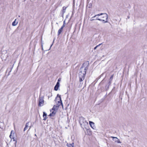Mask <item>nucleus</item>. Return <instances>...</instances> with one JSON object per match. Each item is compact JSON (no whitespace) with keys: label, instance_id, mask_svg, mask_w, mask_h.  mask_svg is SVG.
<instances>
[{"label":"nucleus","instance_id":"nucleus-15","mask_svg":"<svg viewBox=\"0 0 147 147\" xmlns=\"http://www.w3.org/2000/svg\"><path fill=\"white\" fill-rule=\"evenodd\" d=\"M28 124H29V122H28L27 123H26L25 127H24V131H25L27 129V127H28Z\"/></svg>","mask_w":147,"mask_h":147},{"label":"nucleus","instance_id":"nucleus-7","mask_svg":"<svg viewBox=\"0 0 147 147\" xmlns=\"http://www.w3.org/2000/svg\"><path fill=\"white\" fill-rule=\"evenodd\" d=\"M13 132V131H11V134L9 136V137L11 139H13V141H15V143H16V140H15L14 139V138L13 136V134L12 135Z\"/></svg>","mask_w":147,"mask_h":147},{"label":"nucleus","instance_id":"nucleus-1","mask_svg":"<svg viewBox=\"0 0 147 147\" xmlns=\"http://www.w3.org/2000/svg\"><path fill=\"white\" fill-rule=\"evenodd\" d=\"M86 67L84 68L83 67H81L79 73V78L80 82H82L84 79L86 74Z\"/></svg>","mask_w":147,"mask_h":147},{"label":"nucleus","instance_id":"nucleus-30","mask_svg":"<svg viewBox=\"0 0 147 147\" xmlns=\"http://www.w3.org/2000/svg\"><path fill=\"white\" fill-rule=\"evenodd\" d=\"M31 127L30 126V128Z\"/></svg>","mask_w":147,"mask_h":147},{"label":"nucleus","instance_id":"nucleus-8","mask_svg":"<svg viewBox=\"0 0 147 147\" xmlns=\"http://www.w3.org/2000/svg\"><path fill=\"white\" fill-rule=\"evenodd\" d=\"M60 84L58 82H57V83L56 84L55 86L54 87V90H56L57 91L58 90L59 87V86Z\"/></svg>","mask_w":147,"mask_h":147},{"label":"nucleus","instance_id":"nucleus-2","mask_svg":"<svg viewBox=\"0 0 147 147\" xmlns=\"http://www.w3.org/2000/svg\"><path fill=\"white\" fill-rule=\"evenodd\" d=\"M102 15L101 17V19H98V20L102 21L104 23H105L107 22V18L108 15L106 13H101L98 14L96 15L95 16H100Z\"/></svg>","mask_w":147,"mask_h":147},{"label":"nucleus","instance_id":"nucleus-14","mask_svg":"<svg viewBox=\"0 0 147 147\" xmlns=\"http://www.w3.org/2000/svg\"><path fill=\"white\" fill-rule=\"evenodd\" d=\"M63 28L61 27L58 30V35H59L62 32Z\"/></svg>","mask_w":147,"mask_h":147},{"label":"nucleus","instance_id":"nucleus-19","mask_svg":"<svg viewBox=\"0 0 147 147\" xmlns=\"http://www.w3.org/2000/svg\"><path fill=\"white\" fill-rule=\"evenodd\" d=\"M114 75H113L112 76H111L110 78V83H111V81H112V80H113V78Z\"/></svg>","mask_w":147,"mask_h":147},{"label":"nucleus","instance_id":"nucleus-29","mask_svg":"<svg viewBox=\"0 0 147 147\" xmlns=\"http://www.w3.org/2000/svg\"><path fill=\"white\" fill-rule=\"evenodd\" d=\"M42 50H43V47H42Z\"/></svg>","mask_w":147,"mask_h":147},{"label":"nucleus","instance_id":"nucleus-17","mask_svg":"<svg viewBox=\"0 0 147 147\" xmlns=\"http://www.w3.org/2000/svg\"><path fill=\"white\" fill-rule=\"evenodd\" d=\"M55 114V112L53 111L51 113H50L49 115L50 116H53Z\"/></svg>","mask_w":147,"mask_h":147},{"label":"nucleus","instance_id":"nucleus-31","mask_svg":"<svg viewBox=\"0 0 147 147\" xmlns=\"http://www.w3.org/2000/svg\"><path fill=\"white\" fill-rule=\"evenodd\" d=\"M35 136H36V134H35Z\"/></svg>","mask_w":147,"mask_h":147},{"label":"nucleus","instance_id":"nucleus-5","mask_svg":"<svg viewBox=\"0 0 147 147\" xmlns=\"http://www.w3.org/2000/svg\"><path fill=\"white\" fill-rule=\"evenodd\" d=\"M111 137L113 138V140L115 142H117V143H121V142L119 141V140L117 137L112 136H111Z\"/></svg>","mask_w":147,"mask_h":147},{"label":"nucleus","instance_id":"nucleus-22","mask_svg":"<svg viewBox=\"0 0 147 147\" xmlns=\"http://www.w3.org/2000/svg\"><path fill=\"white\" fill-rule=\"evenodd\" d=\"M65 26V21L64 20L63 21V24L61 27L63 28Z\"/></svg>","mask_w":147,"mask_h":147},{"label":"nucleus","instance_id":"nucleus-24","mask_svg":"<svg viewBox=\"0 0 147 147\" xmlns=\"http://www.w3.org/2000/svg\"><path fill=\"white\" fill-rule=\"evenodd\" d=\"M60 102H61V101H60H60H58V106H59L61 105V104L60 103Z\"/></svg>","mask_w":147,"mask_h":147},{"label":"nucleus","instance_id":"nucleus-9","mask_svg":"<svg viewBox=\"0 0 147 147\" xmlns=\"http://www.w3.org/2000/svg\"><path fill=\"white\" fill-rule=\"evenodd\" d=\"M86 133L87 134L89 135H90L92 134V132L90 130L88 129H86Z\"/></svg>","mask_w":147,"mask_h":147},{"label":"nucleus","instance_id":"nucleus-28","mask_svg":"<svg viewBox=\"0 0 147 147\" xmlns=\"http://www.w3.org/2000/svg\"><path fill=\"white\" fill-rule=\"evenodd\" d=\"M53 44L51 45V47H50V49H51V47H52V45H53Z\"/></svg>","mask_w":147,"mask_h":147},{"label":"nucleus","instance_id":"nucleus-16","mask_svg":"<svg viewBox=\"0 0 147 147\" xmlns=\"http://www.w3.org/2000/svg\"><path fill=\"white\" fill-rule=\"evenodd\" d=\"M57 97H59V99H60V101H61V102H60V103L62 105V106H63V104H62V100H61V97L60 95L59 94H58L57 95Z\"/></svg>","mask_w":147,"mask_h":147},{"label":"nucleus","instance_id":"nucleus-4","mask_svg":"<svg viewBox=\"0 0 147 147\" xmlns=\"http://www.w3.org/2000/svg\"><path fill=\"white\" fill-rule=\"evenodd\" d=\"M44 102V98L42 97H39V100L38 103V106L41 107L43 105Z\"/></svg>","mask_w":147,"mask_h":147},{"label":"nucleus","instance_id":"nucleus-10","mask_svg":"<svg viewBox=\"0 0 147 147\" xmlns=\"http://www.w3.org/2000/svg\"><path fill=\"white\" fill-rule=\"evenodd\" d=\"M47 114L45 112H43V117L44 118V119H43V120H46V119H47Z\"/></svg>","mask_w":147,"mask_h":147},{"label":"nucleus","instance_id":"nucleus-27","mask_svg":"<svg viewBox=\"0 0 147 147\" xmlns=\"http://www.w3.org/2000/svg\"><path fill=\"white\" fill-rule=\"evenodd\" d=\"M95 18H96L95 20H98V19H99V18H98V17H96Z\"/></svg>","mask_w":147,"mask_h":147},{"label":"nucleus","instance_id":"nucleus-13","mask_svg":"<svg viewBox=\"0 0 147 147\" xmlns=\"http://www.w3.org/2000/svg\"><path fill=\"white\" fill-rule=\"evenodd\" d=\"M59 106H57L55 105H54L53 107L52 110H54V111L58 109V108Z\"/></svg>","mask_w":147,"mask_h":147},{"label":"nucleus","instance_id":"nucleus-12","mask_svg":"<svg viewBox=\"0 0 147 147\" xmlns=\"http://www.w3.org/2000/svg\"><path fill=\"white\" fill-rule=\"evenodd\" d=\"M16 19L15 20H14V21L13 22V23H12V25L13 26H15L18 23V22H16Z\"/></svg>","mask_w":147,"mask_h":147},{"label":"nucleus","instance_id":"nucleus-21","mask_svg":"<svg viewBox=\"0 0 147 147\" xmlns=\"http://www.w3.org/2000/svg\"><path fill=\"white\" fill-rule=\"evenodd\" d=\"M92 3H90L88 5L89 8L91 7H92Z\"/></svg>","mask_w":147,"mask_h":147},{"label":"nucleus","instance_id":"nucleus-18","mask_svg":"<svg viewBox=\"0 0 147 147\" xmlns=\"http://www.w3.org/2000/svg\"><path fill=\"white\" fill-rule=\"evenodd\" d=\"M67 7H65V6H64L63 7V13H64L65 12L66 9Z\"/></svg>","mask_w":147,"mask_h":147},{"label":"nucleus","instance_id":"nucleus-26","mask_svg":"<svg viewBox=\"0 0 147 147\" xmlns=\"http://www.w3.org/2000/svg\"><path fill=\"white\" fill-rule=\"evenodd\" d=\"M12 68H11L10 69V70L9 71V73H8V75H9V73L11 71V70H12Z\"/></svg>","mask_w":147,"mask_h":147},{"label":"nucleus","instance_id":"nucleus-3","mask_svg":"<svg viewBox=\"0 0 147 147\" xmlns=\"http://www.w3.org/2000/svg\"><path fill=\"white\" fill-rule=\"evenodd\" d=\"M79 122L82 127H84L88 125V123L86 121L85 118L82 117H80Z\"/></svg>","mask_w":147,"mask_h":147},{"label":"nucleus","instance_id":"nucleus-23","mask_svg":"<svg viewBox=\"0 0 147 147\" xmlns=\"http://www.w3.org/2000/svg\"><path fill=\"white\" fill-rule=\"evenodd\" d=\"M101 44H99V45H97L94 48V50H95L97 48V47H98L99 46H100L101 45Z\"/></svg>","mask_w":147,"mask_h":147},{"label":"nucleus","instance_id":"nucleus-20","mask_svg":"<svg viewBox=\"0 0 147 147\" xmlns=\"http://www.w3.org/2000/svg\"><path fill=\"white\" fill-rule=\"evenodd\" d=\"M96 17V16H94V17H93L91 18V19H90V20L91 21H93V20H95V19H94V18H95Z\"/></svg>","mask_w":147,"mask_h":147},{"label":"nucleus","instance_id":"nucleus-6","mask_svg":"<svg viewBox=\"0 0 147 147\" xmlns=\"http://www.w3.org/2000/svg\"><path fill=\"white\" fill-rule=\"evenodd\" d=\"M89 123L91 127L93 129H95L96 127L94 126V123L91 121H89Z\"/></svg>","mask_w":147,"mask_h":147},{"label":"nucleus","instance_id":"nucleus-11","mask_svg":"<svg viewBox=\"0 0 147 147\" xmlns=\"http://www.w3.org/2000/svg\"><path fill=\"white\" fill-rule=\"evenodd\" d=\"M68 147H74V143H72L71 144H67Z\"/></svg>","mask_w":147,"mask_h":147},{"label":"nucleus","instance_id":"nucleus-25","mask_svg":"<svg viewBox=\"0 0 147 147\" xmlns=\"http://www.w3.org/2000/svg\"><path fill=\"white\" fill-rule=\"evenodd\" d=\"M61 79L60 78H59L58 79V82H58L59 83V82L61 81Z\"/></svg>","mask_w":147,"mask_h":147}]
</instances>
